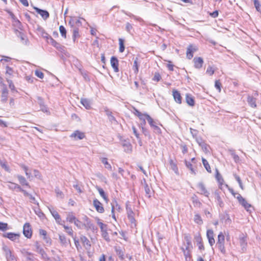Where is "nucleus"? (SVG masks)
I'll return each instance as SVG.
<instances>
[{
    "instance_id": "nucleus-16",
    "label": "nucleus",
    "mask_w": 261,
    "mask_h": 261,
    "mask_svg": "<svg viewBox=\"0 0 261 261\" xmlns=\"http://www.w3.org/2000/svg\"><path fill=\"white\" fill-rule=\"evenodd\" d=\"M47 42L49 44H50L58 50H61L63 48V46H62L59 42L54 40L51 37H48Z\"/></svg>"
},
{
    "instance_id": "nucleus-15",
    "label": "nucleus",
    "mask_w": 261,
    "mask_h": 261,
    "mask_svg": "<svg viewBox=\"0 0 261 261\" xmlns=\"http://www.w3.org/2000/svg\"><path fill=\"white\" fill-rule=\"evenodd\" d=\"M110 63L114 72H118L119 71V61L117 58L114 56L112 57L110 60Z\"/></svg>"
},
{
    "instance_id": "nucleus-14",
    "label": "nucleus",
    "mask_w": 261,
    "mask_h": 261,
    "mask_svg": "<svg viewBox=\"0 0 261 261\" xmlns=\"http://www.w3.org/2000/svg\"><path fill=\"white\" fill-rule=\"evenodd\" d=\"M194 66L196 69H200L202 67L204 63L201 57H195L193 59Z\"/></svg>"
},
{
    "instance_id": "nucleus-30",
    "label": "nucleus",
    "mask_w": 261,
    "mask_h": 261,
    "mask_svg": "<svg viewBox=\"0 0 261 261\" xmlns=\"http://www.w3.org/2000/svg\"><path fill=\"white\" fill-rule=\"evenodd\" d=\"M184 240L186 242L187 245L186 247L191 248V237L190 234L186 233L184 234Z\"/></svg>"
},
{
    "instance_id": "nucleus-46",
    "label": "nucleus",
    "mask_w": 261,
    "mask_h": 261,
    "mask_svg": "<svg viewBox=\"0 0 261 261\" xmlns=\"http://www.w3.org/2000/svg\"><path fill=\"white\" fill-rule=\"evenodd\" d=\"M215 87L218 90L219 92L221 91L222 84L219 80H216L215 82Z\"/></svg>"
},
{
    "instance_id": "nucleus-37",
    "label": "nucleus",
    "mask_w": 261,
    "mask_h": 261,
    "mask_svg": "<svg viewBox=\"0 0 261 261\" xmlns=\"http://www.w3.org/2000/svg\"><path fill=\"white\" fill-rule=\"evenodd\" d=\"M194 222L199 225H201L203 223V220L199 214H195L194 218Z\"/></svg>"
},
{
    "instance_id": "nucleus-11",
    "label": "nucleus",
    "mask_w": 261,
    "mask_h": 261,
    "mask_svg": "<svg viewBox=\"0 0 261 261\" xmlns=\"http://www.w3.org/2000/svg\"><path fill=\"white\" fill-rule=\"evenodd\" d=\"M198 193L201 195L208 197L210 195V192L205 186L203 183H200L198 185Z\"/></svg>"
},
{
    "instance_id": "nucleus-49",
    "label": "nucleus",
    "mask_w": 261,
    "mask_h": 261,
    "mask_svg": "<svg viewBox=\"0 0 261 261\" xmlns=\"http://www.w3.org/2000/svg\"><path fill=\"white\" fill-rule=\"evenodd\" d=\"M161 79V76L159 72H155L152 80L154 82H159Z\"/></svg>"
},
{
    "instance_id": "nucleus-20",
    "label": "nucleus",
    "mask_w": 261,
    "mask_h": 261,
    "mask_svg": "<svg viewBox=\"0 0 261 261\" xmlns=\"http://www.w3.org/2000/svg\"><path fill=\"white\" fill-rule=\"evenodd\" d=\"M53 217L55 219L56 222L60 225H63L62 220L59 214L55 210L50 211Z\"/></svg>"
},
{
    "instance_id": "nucleus-53",
    "label": "nucleus",
    "mask_w": 261,
    "mask_h": 261,
    "mask_svg": "<svg viewBox=\"0 0 261 261\" xmlns=\"http://www.w3.org/2000/svg\"><path fill=\"white\" fill-rule=\"evenodd\" d=\"M80 37L79 35V31L77 28H75L73 31V39L75 40L76 38H79Z\"/></svg>"
},
{
    "instance_id": "nucleus-1",
    "label": "nucleus",
    "mask_w": 261,
    "mask_h": 261,
    "mask_svg": "<svg viewBox=\"0 0 261 261\" xmlns=\"http://www.w3.org/2000/svg\"><path fill=\"white\" fill-rule=\"evenodd\" d=\"M73 239L75 246L79 252L82 251L83 247L86 250H89L91 247L90 241L84 235H81L79 238L75 237Z\"/></svg>"
},
{
    "instance_id": "nucleus-58",
    "label": "nucleus",
    "mask_w": 261,
    "mask_h": 261,
    "mask_svg": "<svg viewBox=\"0 0 261 261\" xmlns=\"http://www.w3.org/2000/svg\"><path fill=\"white\" fill-rule=\"evenodd\" d=\"M39 234L40 236H42L44 237V239H46V235H47V232L46 230L44 229H40L39 230Z\"/></svg>"
},
{
    "instance_id": "nucleus-39",
    "label": "nucleus",
    "mask_w": 261,
    "mask_h": 261,
    "mask_svg": "<svg viewBox=\"0 0 261 261\" xmlns=\"http://www.w3.org/2000/svg\"><path fill=\"white\" fill-rule=\"evenodd\" d=\"M59 31L62 37L66 39L67 38V31L63 25H60L59 27Z\"/></svg>"
},
{
    "instance_id": "nucleus-21",
    "label": "nucleus",
    "mask_w": 261,
    "mask_h": 261,
    "mask_svg": "<svg viewBox=\"0 0 261 261\" xmlns=\"http://www.w3.org/2000/svg\"><path fill=\"white\" fill-rule=\"evenodd\" d=\"M169 162L170 169H171L176 174L179 175L178 169L176 161L170 159Z\"/></svg>"
},
{
    "instance_id": "nucleus-13",
    "label": "nucleus",
    "mask_w": 261,
    "mask_h": 261,
    "mask_svg": "<svg viewBox=\"0 0 261 261\" xmlns=\"http://www.w3.org/2000/svg\"><path fill=\"white\" fill-rule=\"evenodd\" d=\"M172 96L173 97L174 101L178 104H181L182 103V96L179 91L176 89L172 90Z\"/></svg>"
},
{
    "instance_id": "nucleus-47",
    "label": "nucleus",
    "mask_w": 261,
    "mask_h": 261,
    "mask_svg": "<svg viewBox=\"0 0 261 261\" xmlns=\"http://www.w3.org/2000/svg\"><path fill=\"white\" fill-rule=\"evenodd\" d=\"M10 183L13 186V187H10V189L12 190L18 189L20 192L23 191V189L18 184L13 182Z\"/></svg>"
},
{
    "instance_id": "nucleus-29",
    "label": "nucleus",
    "mask_w": 261,
    "mask_h": 261,
    "mask_svg": "<svg viewBox=\"0 0 261 261\" xmlns=\"http://www.w3.org/2000/svg\"><path fill=\"white\" fill-rule=\"evenodd\" d=\"M81 102L86 109H90L91 108V103L89 99L86 98H82Z\"/></svg>"
},
{
    "instance_id": "nucleus-64",
    "label": "nucleus",
    "mask_w": 261,
    "mask_h": 261,
    "mask_svg": "<svg viewBox=\"0 0 261 261\" xmlns=\"http://www.w3.org/2000/svg\"><path fill=\"white\" fill-rule=\"evenodd\" d=\"M6 255L11 256H12V252L8 248L6 247L5 249Z\"/></svg>"
},
{
    "instance_id": "nucleus-4",
    "label": "nucleus",
    "mask_w": 261,
    "mask_h": 261,
    "mask_svg": "<svg viewBox=\"0 0 261 261\" xmlns=\"http://www.w3.org/2000/svg\"><path fill=\"white\" fill-rule=\"evenodd\" d=\"M23 234L27 239H31L33 235V229L29 222L24 223L23 226Z\"/></svg>"
},
{
    "instance_id": "nucleus-18",
    "label": "nucleus",
    "mask_w": 261,
    "mask_h": 261,
    "mask_svg": "<svg viewBox=\"0 0 261 261\" xmlns=\"http://www.w3.org/2000/svg\"><path fill=\"white\" fill-rule=\"evenodd\" d=\"M86 137L85 133L80 130H75L72 134H71L70 137L74 138V139L82 140L85 138Z\"/></svg>"
},
{
    "instance_id": "nucleus-36",
    "label": "nucleus",
    "mask_w": 261,
    "mask_h": 261,
    "mask_svg": "<svg viewBox=\"0 0 261 261\" xmlns=\"http://www.w3.org/2000/svg\"><path fill=\"white\" fill-rule=\"evenodd\" d=\"M74 224L77 228L80 229H82L85 226V224L77 218H76L74 222Z\"/></svg>"
},
{
    "instance_id": "nucleus-40",
    "label": "nucleus",
    "mask_w": 261,
    "mask_h": 261,
    "mask_svg": "<svg viewBox=\"0 0 261 261\" xmlns=\"http://www.w3.org/2000/svg\"><path fill=\"white\" fill-rule=\"evenodd\" d=\"M215 71V68L214 67H213V66H208L206 69V73L208 75L212 76L214 74Z\"/></svg>"
},
{
    "instance_id": "nucleus-5",
    "label": "nucleus",
    "mask_w": 261,
    "mask_h": 261,
    "mask_svg": "<svg viewBox=\"0 0 261 261\" xmlns=\"http://www.w3.org/2000/svg\"><path fill=\"white\" fill-rule=\"evenodd\" d=\"M194 239L196 242L197 246L200 251H202L205 249L203 239L200 233H198L194 237Z\"/></svg>"
},
{
    "instance_id": "nucleus-51",
    "label": "nucleus",
    "mask_w": 261,
    "mask_h": 261,
    "mask_svg": "<svg viewBox=\"0 0 261 261\" xmlns=\"http://www.w3.org/2000/svg\"><path fill=\"white\" fill-rule=\"evenodd\" d=\"M59 240L62 244H65L67 243V238L65 235H59Z\"/></svg>"
},
{
    "instance_id": "nucleus-6",
    "label": "nucleus",
    "mask_w": 261,
    "mask_h": 261,
    "mask_svg": "<svg viewBox=\"0 0 261 261\" xmlns=\"http://www.w3.org/2000/svg\"><path fill=\"white\" fill-rule=\"evenodd\" d=\"M93 205L95 207L97 212L99 213H103L105 212V208L102 203L97 199H94L93 201Z\"/></svg>"
},
{
    "instance_id": "nucleus-2",
    "label": "nucleus",
    "mask_w": 261,
    "mask_h": 261,
    "mask_svg": "<svg viewBox=\"0 0 261 261\" xmlns=\"http://www.w3.org/2000/svg\"><path fill=\"white\" fill-rule=\"evenodd\" d=\"M226 186L228 188L229 192L232 195V196L237 199L239 203L247 211H249V209L251 207V205L249 204L240 193L236 192L232 188H230L227 185H226Z\"/></svg>"
},
{
    "instance_id": "nucleus-23",
    "label": "nucleus",
    "mask_w": 261,
    "mask_h": 261,
    "mask_svg": "<svg viewBox=\"0 0 261 261\" xmlns=\"http://www.w3.org/2000/svg\"><path fill=\"white\" fill-rule=\"evenodd\" d=\"M216 179L217 181V182L219 184V187L220 189L222 188V185L224 183V180L222 176V175L220 174V173L219 172L218 170L216 171V173L215 175Z\"/></svg>"
},
{
    "instance_id": "nucleus-48",
    "label": "nucleus",
    "mask_w": 261,
    "mask_h": 261,
    "mask_svg": "<svg viewBox=\"0 0 261 261\" xmlns=\"http://www.w3.org/2000/svg\"><path fill=\"white\" fill-rule=\"evenodd\" d=\"M254 6L258 12L261 11V5L258 0H253Z\"/></svg>"
},
{
    "instance_id": "nucleus-52",
    "label": "nucleus",
    "mask_w": 261,
    "mask_h": 261,
    "mask_svg": "<svg viewBox=\"0 0 261 261\" xmlns=\"http://www.w3.org/2000/svg\"><path fill=\"white\" fill-rule=\"evenodd\" d=\"M144 190L147 197H150L151 196V190L147 184H146L144 186Z\"/></svg>"
},
{
    "instance_id": "nucleus-38",
    "label": "nucleus",
    "mask_w": 261,
    "mask_h": 261,
    "mask_svg": "<svg viewBox=\"0 0 261 261\" xmlns=\"http://www.w3.org/2000/svg\"><path fill=\"white\" fill-rule=\"evenodd\" d=\"M124 41L122 38L119 39V51L120 53H123L125 49V46H124Z\"/></svg>"
},
{
    "instance_id": "nucleus-24",
    "label": "nucleus",
    "mask_w": 261,
    "mask_h": 261,
    "mask_svg": "<svg viewBox=\"0 0 261 261\" xmlns=\"http://www.w3.org/2000/svg\"><path fill=\"white\" fill-rule=\"evenodd\" d=\"M186 101L187 104L191 107H193L195 105V100L191 94H186Z\"/></svg>"
},
{
    "instance_id": "nucleus-12",
    "label": "nucleus",
    "mask_w": 261,
    "mask_h": 261,
    "mask_svg": "<svg viewBox=\"0 0 261 261\" xmlns=\"http://www.w3.org/2000/svg\"><path fill=\"white\" fill-rule=\"evenodd\" d=\"M127 217L132 225L136 226V221L135 218V213L130 208L126 207Z\"/></svg>"
},
{
    "instance_id": "nucleus-57",
    "label": "nucleus",
    "mask_w": 261,
    "mask_h": 261,
    "mask_svg": "<svg viewBox=\"0 0 261 261\" xmlns=\"http://www.w3.org/2000/svg\"><path fill=\"white\" fill-rule=\"evenodd\" d=\"M13 72V69L9 66H7L6 73L9 74V75H11Z\"/></svg>"
},
{
    "instance_id": "nucleus-27",
    "label": "nucleus",
    "mask_w": 261,
    "mask_h": 261,
    "mask_svg": "<svg viewBox=\"0 0 261 261\" xmlns=\"http://www.w3.org/2000/svg\"><path fill=\"white\" fill-rule=\"evenodd\" d=\"M17 178L18 181L22 186H25L29 188H30V186L28 182L27 181L25 178L22 175H18Z\"/></svg>"
},
{
    "instance_id": "nucleus-55",
    "label": "nucleus",
    "mask_w": 261,
    "mask_h": 261,
    "mask_svg": "<svg viewBox=\"0 0 261 261\" xmlns=\"http://www.w3.org/2000/svg\"><path fill=\"white\" fill-rule=\"evenodd\" d=\"M35 74L37 77L40 79H43L44 77V73L40 70H36Z\"/></svg>"
},
{
    "instance_id": "nucleus-3",
    "label": "nucleus",
    "mask_w": 261,
    "mask_h": 261,
    "mask_svg": "<svg viewBox=\"0 0 261 261\" xmlns=\"http://www.w3.org/2000/svg\"><path fill=\"white\" fill-rule=\"evenodd\" d=\"M217 245L218 249L223 254L226 253L225 247V235L222 232H219L218 235Z\"/></svg>"
},
{
    "instance_id": "nucleus-26",
    "label": "nucleus",
    "mask_w": 261,
    "mask_h": 261,
    "mask_svg": "<svg viewBox=\"0 0 261 261\" xmlns=\"http://www.w3.org/2000/svg\"><path fill=\"white\" fill-rule=\"evenodd\" d=\"M96 189L97 190V191H98L100 195L102 197V198L104 199V200L106 201V202L108 203L109 201V198H108L107 194L105 193V191H103V190L99 187H96Z\"/></svg>"
},
{
    "instance_id": "nucleus-10",
    "label": "nucleus",
    "mask_w": 261,
    "mask_h": 261,
    "mask_svg": "<svg viewBox=\"0 0 261 261\" xmlns=\"http://www.w3.org/2000/svg\"><path fill=\"white\" fill-rule=\"evenodd\" d=\"M206 237L208 239V243L211 246H213L215 243L214 239V232L213 230L209 229L206 231Z\"/></svg>"
},
{
    "instance_id": "nucleus-31",
    "label": "nucleus",
    "mask_w": 261,
    "mask_h": 261,
    "mask_svg": "<svg viewBox=\"0 0 261 261\" xmlns=\"http://www.w3.org/2000/svg\"><path fill=\"white\" fill-rule=\"evenodd\" d=\"M76 218V217L73 215V213L70 212L67 216L66 221L69 223H74Z\"/></svg>"
},
{
    "instance_id": "nucleus-60",
    "label": "nucleus",
    "mask_w": 261,
    "mask_h": 261,
    "mask_svg": "<svg viewBox=\"0 0 261 261\" xmlns=\"http://www.w3.org/2000/svg\"><path fill=\"white\" fill-rule=\"evenodd\" d=\"M102 235L104 237V238L105 239V240L106 241H110L108 233L105 230V231H102Z\"/></svg>"
},
{
    "instance_id": "nucleus-25",
    "label": "nucleus",
    "mask_w": 261,
    "mask_h": 261,
    "mask_svg": "<svg viewBox=\"0 0 261 261\" xmlns=\"http://www.w3.org/2000/svg\"><path fill=\"white\" fill-rule=\"evenodd\" d=\"M4 88L3 89L2 93V101L3 102H6L8 99V90L5 84H3Z\"/></svg>"
},
{
    "instance_id": "nucleus-28",
    "label": "nucleus",
    "mask_w": 261,
    "mask_h": 261,
    "mask_svg": "<svg viewBox=\"0 0 261 261\" xmlns=\"http://www.w3.org/2000/svg\"><path fill=\"white\" fill-rule=\"evenodd\" d=\"M247 102L251 107L253 108H255L256 107V98L253 97L252 96H248Z\"/></svg>"
},
{
    "instance_id": "nucleus-50",
    "label": "nucleus",
    "mask_w": 261,
    "mask_h": 261,
    "mask_svg": "<svg viewBox=\"0 0 261 261\" xmlns=\"http://www.w3.org/2000/svg\"><path fill=\"white\" fill-rule=\"evenodd\" d=\"M0 165L2 166V167L4 168L6 171L8 172L10 171V168L6 162H3L1 160H0Z\"/></svg>"
},
{
    "instance_id": "nucleus-43",
    "label": "nucleus",
    "mask_w": 261,
    "mask_h": 261,
    "mask_svg": "<svg viewBox=\"0 0 261 261\" xmlns=\"http://www.w3.org/2000/svg\"><path fill=\"white\" fill-rule=\"evenodd\" d=\"M185 163L186 167L191 171V172L195 174V170L192 164L191 163L187 162L186 160L185 161Z\"/></svg>"
},
{
    "instance_id": "nucleus-54",
    "label": "nucleus",
    "mask_w": 261,
    "mask_h": 261,
    "mask_svg": "<svg viewBox=\"0 0 261 261\" xmlns=\"http://www.w3.org/2000/svg\"><path fill=\"white\" fill-rule=\"evenodd\" d=\"M152 128L153 129L154 132L155 134H159V135L162 134L161 129L158 125H155Z\"/></svg>"
},
{
    "instance_id": "nucleus-9",
    "label": "nucleus",
    "mask_w": 261,
    "mask_h": 261,
    "mask_svg": "<svg viewBox=\"0 0 261 261\" xmlns=\"http://www.w3.org/2000/svg\"><path fill=\"white\" fill-rule=\"evenodd\" d=\"M197 48L196 46L193 44H190L187 49L186 51V57L187 58L190 60L193 57V54L195 51L197 50Z\"/></svg>"
},
{
    "instance_id": "nucleus-44",
    "label": "nucleus",
    "mask_w": 261,
    "mask_h": 261,
    "mask_svg": "<svg viewBox=\"0 0 261 261\" xmlns=\"http://www.w3.org/2000/svg\"><path fill=\"white\" fill-rule=\"evenodd\" d=\"M234 178L236 179V180L238 181V182L240 188L242 190H244V186L243 185V183H242V180H241L240 177L237 174H234Z\"/></svg>"
},
{
    "instance_id": "nucleus-19",
    "label": "nucleus",
    "mask_w": 261,
    "mask_h": 261,
    "mask_svg": "<svg viewBox=\"0 0 261 261\" xmlns=\"http://www.w3.org/2000/svg\"><path fill=\"white\" fill-rule=\"evenodd\" d=\"M246 238V236L244 235H243L242 237L239 238V243L243 251H244L246 250V247L247 246Z\"/></svg>"
},
{
    "instance_id": "nucleus-17",
    "label": "nucleus",
    "mask_w": 261,
    "mask_h": 261,
    "mask_svg": "<svg viewBox=\"0 0 261 261\" xmlns=\"http://www.w3.org/2000/svg\"><path fill=\"white\" fill-rule=\"evenodd\" d=\"M33 8L38 14L41 16L43 19L46 20L49 17V14L46 10H42L36 7H34Z\"/></svg>"
},
{
    "instance_id": "nucleus-32",
    "label": "nucleus",
    "mask_w": 261,
    "mask_h": 261,
    "mask_svg": "<svg viewBox=\"0 0 261 261\" xmlns=\"http://www.w3.org/2000/svg\"><path fill=\"white\" fill-rule=\"evenodd\" d=\"M20 167L25 172V175L28 178H30L31 176V173L29 170V167L24 164H21Z\"/></svg>"
},
{
    "instance_id": "nucleus-63",
    "label": "nucleus",
    "mask_w": 261,
    "mask_h": 261,
    "mask_svg": "<svg viewBox=\"0 0 261 261\" xmlns=\"http://www.w3.org/2000/svg\"><path fill=\"white\" fill-rule=\"evenodd\" d=\"M7 81L9 83V88L11 90L14 89L15 86H14V84H13L12 81L11 80H7Z\"/></svg>"
},
{
    "instance_id": "nucleus-59",
    "label": "nucleus",
    "mask_w": 261,
    "mask_h": 261,
    "mask_svg": "<svg viewBox=\"0 0 261 261\" xmlns=\"http://www.w3.org/2000/svg\"><path fill=\"white\" fill-rule=\"evenodd\" d=\"M231 154L235 162L237 163L240 161V157L238 155L234 153H232Z\"/></svg>"
},
{
    "instance_id": "nucleus-35",
    "label": "nucleus",
    "mask_w": 261,
    "mask_h": 261,
    "mask_svg": "<svg viewBox=\"0 0 261 261\" xmlns=\"http://www.w3.org/2000/svg\"><path fill=\"white\" fill-rule=\"evenodd\" d=\"M202 162L203 165L204 167H205V169L206 170V171L209 173H211L212 172L211 168V166L209 165L208 162L207 161V160L204 158H202Z\"/></svg>"
},
{
    "instance_id": "nucleus-45",
    "label": "nucleus",
    "mask_w": 261,
    "mask_h": 261,
    "mask_svg": "<svg viewBox=\"0 0 261 261\" xmlns=\"http://www.w3.org/2000/svg\"><path fill=\"white\" fill-rule=\"evenodd\" d=\"M8 229V225L7 223L0 222V230L5 231Z\"/></svg>"
},
{
    "instance_id": "nucleus-33",
    "label": "nucleus",
    "mask_w": 261,
    "mask_h": 261,
    "mask_svg": "<svg viewBox=\"0 0 261 261\" xmlns=\"http://www.w3.org/2000/svg\"><path fill=\"white\" fill-rule=\"evenodd\" d=\"M64 228V229L66 230V232L69 234L70 236L73 237V230L71 227L68 226L67 225H65L64 224L62 225Z\"/></svg>"
},
{
    "instance_id": "nucleus-56",
    "label": "nucleus",
    "mask_w": 261,
    "mask_h": 261,
    "mask_svg": "<svg viewBox=\"0 0 261 261\" xmlns=\"http://www.w3.org/2000/svg\"><path fill=\"white\" fill-rule=\"evenodd\" d=\"M167 62V67L168 69L170 71L174 70V65L172 64L171 61H166Z\"/></svg>"
},
{
    "instance_id": "nucleus-7",
    "label": "nucleus",
    "mask_w": 261,
    "mask_h": 261,
    "mask_svg": "<svg viewBox=\"0 0 261 261\" xmlns=\"http://www.w3.org/2000/svg\"><path fill=\"white\" fill-rule=\"evenodd\" d=\"M181 250L184 255L185 261H191L192 260V254L191 248L189 247H181Z\"/></svg>"
},
{
    "instance_id": "nucleus-42",
    "label": "nucleus",
    "mask_w": 261,
    "mask_h": 261,
    "mask_svg": "<svg viewBox=\"0 0 261 261\" xmlns=\"http://www.w3.org/2000/svg\"><path fill=\"white\" fill-rule=\"evenodd\" d=\"M133 69L134 70V72L136 74H137L139 72V64L138 62V58H136L134 62L133 65Z\"/></svg>"
},
{
    "instance_id": "nucleus-62",
    "label": "nucleus",
    "mask_w": 261,
    "mask_h": 261,
    "mask_svg": "<svg viewBox=\"0 0 261 261\" xmlns=\"http://www.w3.org/2000/svg\"><path fill=\"white\" fill-rule=\"evenodd\" d=\"M132 128H133V133H134V135H135V136L136 137V138L138 139H140L139 134L138 133L136 128L135 126H133Z\"/></svg>"
},
{
    "instance_id": "nucleus-8",
    "label": "nucleus",
    "mask_w": 261,
    "mask_h": 261,
    "mask_svg": "<svg viewBox=\"0 0 261 261\" xmlns=\"http://www.w3.org/2000/svg\"><path fill=\"white\" fill-rule=\"evenodd\" d=\"M3 237L8 238L12 241L15 242L17 240H19L20 234L18 233H14V232H8L3 234Z\"/></svg>"
},
{
    "instance_id": "nucleus-61",
    "label": "nucleus",
    "mask_w": 261,
    "mask_h": 261,
    "mask_svg": "<svg viewBox=\"0 0 261 261\" xmlns=\"http://www.w3.org/2000/svg\"><path fill=\"white\" fill-rule=\"evenodd\" d=\"M218 15H219V12H218V11H217V10H216V11H214L213 12L210 13V15L213 18L217 17L218 16Z\"/></svg>"
},
{
    "instance_id": "nucleus-41",
    "label": "nucleus",
    "mask_w": 261,
    "mask_h": 261,
    "mask_svg": "<svg viewBox=\"0 0 261 261\" xmlns=\"http://www.w3.org/2000/svg\"><path fill=\"white\" fill-rule=\"evenodd\" d=\"M145 119H146L150 125L151 127H153L154 125H155V122L153 120V119L149 115H147L146 116V117L145 118Z\"/></svg>"
},
{
    "instance_id": "nucleus-22",
    "label": "nucleus",
    "mask_w": 261,
    "mask_h": 261,
    "mask_svg": "<svg viewBox=\"0 0 261 261\" xmlns=\"http://www.w3.org/2000/svg\"><path fill=\"white\" fill-rule=\"evenodd\" d=\"M134 109V114L137 116L140 120L143 121L145 122V118L146 116L148 115L147 114H142L140 112H139L137 109L135 108H133Z\"/></svg>"
},
{
    "instance_id": "nucleus-34",
    "label": "nucleus",
    "mask_w": 261,
    "mask_h": 261,
    "mask_svg": "<svg viewBox=\"0 0 261 261\" xmlns=\"http://www.w3.org/2000/svg\"><path fill=\"white\" fill-rule=\"evenodd\" d=\"M101 162L103 164L105 165V167L106 168L109 170H112V166L110 165V164L108 161V159L106 158H102L101 160Z\"/></svg>"
}]
</instances>
